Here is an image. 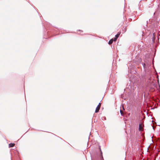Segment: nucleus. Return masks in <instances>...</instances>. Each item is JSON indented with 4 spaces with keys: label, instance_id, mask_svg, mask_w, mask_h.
Segmentation results:
<instances>
[{
    "label": "nucleus",
    "instance_id": "nucleus-9",
    "mask_svg": "<svg viewBox=\"0 0 160 160\" xmlns=\"http://www.w3.org/2000/svg\"><path fill=\"white\" fill-rule=\"evenodd\" d=\"M123 109L124 110V108H123Z\"/></svg>",
    "mask_w": 160,
    "mask_h": 160
},
{
    "label": "nucleus",
    "instance_id": "nucleus-3",
    "mask_svg": "<svg viewBox=\"0 0 160 160\" xmlns=\"http://www.w3.org/2000/svg\"><path fill=\"white\" fill-rule=\"evenodd\" d=\"M15 145V143H10L9 144V147H13Z\"/></svg>",
    "mask_w": 160,
    "mask_h": 160
},
{
    "label": "nucleus",
    "instance_id": "nucleus-8",
    "mask_svg": "<svg viewBox=\"0 0 160 160\" xmlns=\"http://www.w3.org/2000/svg\"><path fill=\"white\" fill-rule=\"evenodd\" d=\"M81 32H82V31H81V30H78L77 31V32H81Z\"/></svg>",
    "mask_w": 160,
    "mask_h": 160
},
{
    "label": "nucleus",
    "instance_id": "nucleus-6",
    "mask_svg": "<svg viewBox=\"0 0 160 160\" xmlns=\"http://www.w3.org/2000/svg\"><path fill=\"white\" fill-rule=\"evenodd\" d=\"M117 38H114V39H113V41H116L117 39Z\"/></svg>",
    "mask_w": 160,
    "mask_h": 160
},
{
    "label": "nucleus",
    "instance_id": "nucleus-5",
    "mask_svg": "<svg viewBox=\"0 0 160 160\" xmlns=\"http://www.w3.org/2000/svg\"><path fill=\"white\" fill-rule=\"evenodd\" d=\"M121 34V32H118V33L115 36V38H118L120 34Z\"/></svg>",
    "mask_w": 160,
    "mask_h": 160
},
{
    "label": "nucleus",
    "instance_id": "nucleus-7",
    "mask_svg": "<svg viewBox=\"0 0 160 160\" xmlns=\"http://www.w3.org/2000/svg\"><path fill=\"white\" fill-rule=\"evenodd\" d=\"M120 113H121V115H122V113H123L122 111V110H120Z\"/></svg>",
    "mask_w": 160,
    "mask_h": 160
},
{
    "label": "nucleus",
    "instance_id": "nucleus-4",
    "mask_svg": "<svg viewBox=\"0 0 160 160\" xmlns=\"http://www.w3.org/2000/svg\"><path fill=\"white\" fill-rule=\"evenodd\" d=\"M113 42V39H112L109 41L108 43L109 44L111 45V44Z\"/></svg>",
    "mask_w": 160,
    "mask_h": 160
},
{
    "label": "nucleus",
    "instance_id": "nucleus-2",
    "mask_svg": "<svg viewBox=\"0 0 160 160\" xmlns=\"http://www.w3.org/2000/svg\"><path fill=\"white\" fill-rule=\"evenodd\" d=\"M144 125L143 124L141 123L139 124V131H142L143 130V127Z\"/></svg>",
    "mask_w": 160,
    "mask_h": 160
},
{
    "label": "nucleus",
    "instance_id": "nucleus-1",
    "mask_svg": "<svg viewBox=\"0 0 160 160\" xmlns=\"http://www.w3.org/2000/svg\"><path fill=\"white\" fill-rule=\"evenodd\" d=\"M101 103H99V104H98V105L96 107V110H95V112L96 113H97L99 112V111L100 110V107H101Z\"/></svg>",
    "mask_w": 160,
    "mask_h": 160
}]
</instances>
